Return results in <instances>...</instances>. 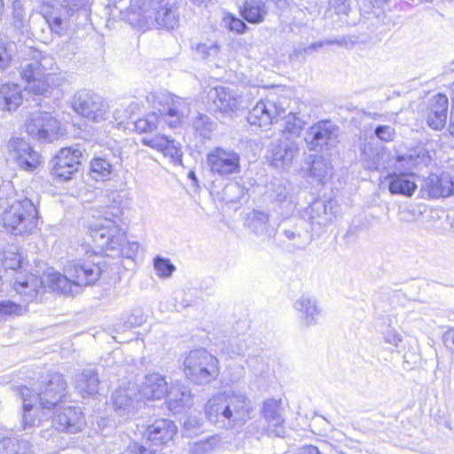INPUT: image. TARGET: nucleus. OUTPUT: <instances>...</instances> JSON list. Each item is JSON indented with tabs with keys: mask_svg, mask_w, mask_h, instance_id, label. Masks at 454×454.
<instances>
[{
	"mask_svg": "<svg viewBox=\"0 0 454 454\" xmlns=\"http://www.w3.org/2000/svg\"><path fill=\"white\" fill-rule=\"evenodd\" d=\"M93 0H63V7L71 14L83 12L86 14L90 12Z\"/></svg>",
	"mask_w": 454,
	"mask_h": 454,
	"instance_id": "nucleus-51",
	"label": "nucleus"
},
{
	"mask_svg": "<svg viewBox=\"0 0 454 454\" xmlns=\"http://www.w3.org/2000/svg\"><path fill=\"white\" fill-rule=\"evenodd\" d=\"M153 269L160 278H168L176 270V266L171 262L170 259L162 255H156L153 260Z\"/></svg>",
	"mask_w": 454,
	"mask_h": 454,
	"instance_id": "nucleus-47",
	"label": "nucleus"
},
{
	"mask_svg": "<svg viewBox=\"0 0 454 454\" xmlns=\"http://www.w3.org/2000/svg\"><path fill=\"white\" fill-rule=\"evenodd\" d=\"M357 38L352 35H341L336 36L333 38L325 39V43L327 45L336 44L339 47L344 48L346 50L352 49L356 43Z\"/></svg>",
	"mask_w": 454,
	"mask_h": 454,
	"instance_id": "nucleus-54",
	"label": "nucleus"
},
{
	"mask_svg": "<svg viewBox=\"0 0 454 454\" xmlns=\"http://www.w3.org/2000/svg\"><path fill=\"white\" fill-rule=\"evenodd\" d=\"M293 184L286 179L275 178L267 185V194L272 203L279 207L291 206L293 201Z\"/></svg>",
	"mask_w": 454,
	"mask_h": 454,
	"instance_id": "nucleus-33",
	"label": "nucleus"
},
{
	"mask_svg": "<svg viewBox=\"0 0 454 454\" xmlns=\"http://www.w3.org/2000/svg\"><path fill=\"white\" fill-rule=\"evenodd\" d=\"M192 126L194 135L202 142L210 140L213 132L217 129V123L211 117L200 113L193 118Z\"/></svg>",
	"mask_w": 454,
	"mask_h": 454,
	"instance_id": "nucleus-43",
	"label": "nucleus"
},
{
	"mask_svg": "<svg viewBox=\"0 0 454 454\" xmlns=\"http://www.w3.org/2000/svg\"><path fill=\"white\" fill-rule=\"evenodd\" d=\"M294 307L307 326L315 325L318 323L321 309L314 297L301 295L295 301Z\"/></svg>",
	"mask_w": 454,
	"mask_h": 454,
	"instance_id": "nucleus-35",
	"label": "nucleus"
},
{
	"mask_svg": "<svg viewBox=\"0 0 454 454\" xmlns=\"http://www.w3.org/2000/svg\"><path fill=\"white\" fill-rule=\"evenodd\" d=\"M156 451V449L147 448L143 443L131 440L119 454H155Z\"/></svg>",
	"mask_w": 454,
	"mask_h": 454,
	"instance_id": "nucleus-53",
	"label": "nucleus"
},
{
	"mask_svg": "<svg viewBox=\"0 0 454 454\" xmlns=\"http://www.w3.org/2000/svg\"><path fill=\"white\" fill-rule=\"evenodd\" d=\"M12 287L27 303L36 300L38 294L44 290L43 280L34 274H17Z\"/></svg>",
	"mask_w": 454,
	"mask_h": 454,
	"instance_id": "nucleus-27",
	"label": "nucleus"
},
{
	"mask_svg": "<svg viewBox=\"0 0 454 454\" xmlns=\"http://www.w3.org/2000/svg\"><path fill=\"white\" fill-rule=\"evenodd\" d=\"M0 87V109L4 111L16 110L22 103L25 95L31 98V101L38 106H43L45 98L51 93L54 87Z\"/></svg>",
	"mask_w": 454,
	"mask_h": 454,
	"instance_id": "nucleus-10",
	"label": "nucleus"
},
{
	"mask_svg": "<svg viewBox=\"0 0 454 454\" xmlns=\"http://www.w3.org/2000/svg\"><path fill=\"white\" fill-rule=\"evenodd\" d=\"M67 388L64 376L54 372L49 375L47 381L40 385L38 392L31 389V397L41 409L53 410L66 397Z\"/></svg>",
	"mask_w": 454,
	"mask_h": 454,
	"instance_id": "nucleus-11",
	"label": "nucleus"
},
{
	"mask_svg": "<svg viewBox=\"0 0 454 454\" xmlns=\"http://www.w3.org/2000/svg\"><path fill=\"white\" fill-rule=\"evenodd\" d=\"M114 219L101 217L90 225V233L95 244L101 249L117 251L118 255L133 262L137 255L139 244L136 241H127L126 231L118 223L121 220L119 214H114Z\"/></svg>",
	"mask_w": 454,
	"mask_h": 454,
	"instance_id": "nucleus-3",
	"label": "nucleus"
},
{
	"mask_svg": "<svg viewBox=\"0 0 454 454\" xmlns=\"http://www.w3.org/2000/svg\"><path fill=\"white\" fill-rule=\"evenodd\" d=\"M169 387L166 381V377L158 372L147 374L142 382L139 394L143 400H160L165 398Z\"/></svg>",
	"mask_w": 454,
	"mask_h": 454,
	"instance_id": "nucleus-31",
	"label": "nucleus"
},
{
	"mask_svg": "<svg viewBox=\"0 0 454 454\" xmlns=\"http://www.w3.org/2000/svg\"><path fill=\"white\" fill-rule=\"evenodd\" d=\"M449 100L446 95L438 93L430 98L427 106L426 121L434 130H442L447 122Z\"/></svg>",
	"mask_w": 454,
	"mask_h": 454,
	"instance_id": "nucleus-25",
	"label": "nucleus"
},
{
	"mask_svg": "<svg viewBox=\"0 0 454 454\" xmlns=\"http://www.w3.org/2000/svg\"><path fill=\"white\" fill-rule=\"evenodd\" d=\"M161 153L165 156H169L175 164H182V147L175 139L169 137L168 143L162 148Z\"/></svg>",
	"mask_w": 454,
	"mask_h": 454,
	"instance_id": "nucleus-49",
	"label": "nucleus"
},
{
	"mask_svg": "<svg viewBox=\"0 0 454 454\" xmlns=\"http://www.w3.org/2000/svg\"><path fill=\"white\" fill-rule=\"evenodd\" d=\"M184 367L186 378L197 385L208 384L219 375L218 359L203 348L191 350Z\"/></svg>",
	"mask_w": 454,
	"mask_h": 454,
	"instance_id": "nucleus-6",
	"label": "nucleus"
},
{
	"mask_svg": "<svg viewBox=\"0 0 454 454\" xmlns=\"http://www.w3.org/2000/svg\"><path fill=\"white\" fill-rule=\"evenodd\" d=\"M306 121L300 117V113L284 115L280 121L281 137L272 140L267 147L265 159L275 168L286 169L291 167L299 153V138Z\"/></svg>",
	"mask_w": 454,
	"mask_h": 454,
	"instance_id": "nucleus-1",
	"label": "nucleus"
},
{
	"mask_svg": "<svg viewBox=\"0 0 454 454\" xmlns=\"http://www.w3.org/2000/svg\"><path fill=\"white\" fill-rule=\"evenodd\" d=\"M113 164L105 157L95 156L90 163V176L96 181L110 179L113 173Z\"/></svg>",
	"mask_w": 454,
	"mask_h": 454,
	"instance_id": "nucleus-44",
	"label": "nucleus"
},
{
	"mask_svg": "<svg viewBox=\"0 0 454 454\" xmlns=\"http://www.w3.org/2000/svg\"><path fill=\"white\" fill-rule=\"evenodd\" d=\"M415 178L416 175L412 171L393 172L389 176V192L393 195L412 196L418 188Z\"/></svg>",
	"mask_w": 454,
	"mask_h": 454,
	"instance_id": "nucleus-32",
	"label": "nucleus"
},
{
	"mask_svg": "<svg viewBox=\"0 0 454 454\" xmlns=\"http://www.w3.org/2000/svg\"><path fill=\"white\" fill-rule=\"evenodd\" d=\"M442 339L445 347L454 354V329L445 332Z\"/></svg>",
	"mask_w": 454,
	"mask_h": 454,
	"instance_id": "nucleus-62",
	"label": "nucleus"
},
{
	"mask_svg": "<svg viewBox=\"0 0 454 454\" xmlns=\"http://www.w3.org/2000/svg\"><path fill=\"white\" fill-rule=\"evenodd\" d=\"M247 225L250 232L262 240L270 239L274 237L277 227L271 223L270 215L264 210L254 209L248 215Z\"/></svg>",
	"mask_w": 454,
	"mask_h": 454,
	"instance_id": "nucleus-30",
	"label": "nucleus"
},
{
	"mask_svg": "<svg viewBox=\"0 0 454 454\" xmlns=\"http://www.w3.org/2000/svg\"><path fill=\"white\" fill-rule=\"evenodd\" d=\"M216 442L217 438L215 436L207 437L205 440L195 442L191 452L192 454H208L213 450Z\"/></svg>",
	"mask_w": 454,
	"mask_h": 454,
	"instance_id": "nucleus-52",
	"label": "nucleus"
},
{
	"mask_svg": "<svg viewBox=\"0 0 454 454\" xmlns=\"http://www.w3.org/2000/svg\"><path fill=\"white\" fill-rule=\"evenodd\" d=\"M252 338L245 335L230 339L227 343H223L222 351L227 354L231 358L236 356H255L256 351L253 348Z\"/></svg>",
	"mask_w": 454,
	"mask_h": 454,
	"instance_id": "nucleus-38",
	"label": "nucleus"
},
{
	"mask_svg": "<svg viewBox=\"0 0 454 454\" xmlns=\"http://www.w3.org/2000/svg\"><path fill=\"white\" fill-rule=\"evenodd\" d=\"M329 8L338 15H347L350 10L349 0H330Z\"/></svg>",
	"mask_w": 454,
	"mask_h": 454,
	"instance_id": "nucleus-58",
	"label": "nucleus"
},
{
	"mask_svg": "<svg viewBox=\"0 0 454 454\" xmlns=\"http://www.w3.org/2000/svg\"><path fill=\"white\" fill-rule=\"evenodd\" d=\"M336 201L332 199H317L315 200L307 208L309 222L312 224L314 230L315 225L325 226L335 216Z\"/></svg>",
	"mask_w": 454,
	"mask_h": 454,
	"instance_id": "nucleus-28",
	"label": "nucleus"
},
{
	"mask_svg": "<svg viewBox=\"0 0 454 454\" xmlns=\"http://www.w3.org/2000/svg\"><path fill=\"white\" fill-rule=\"evenodd\" d=\"M226 204H243L248 201V189L239 182H229L219 193Z\"/></svg>",
	"mask_w": 454,
	"mask_h": 454,
	"instance_id": "nucleus-41",
	"label": "nucleus"
},
{
	"mask_svg": "<svg viewBox=\"0 0 454 454\" xmlns=\"http://www.w3.org/2000/svg\"><path fill=\"white\" fill-rule=\"evenodd\" d=\"M144 322V318L142 313L138 310H136L126 316L124 319V327L126 329L135 328L137 326H140Z\"/></svg>",
	"mask_w": 454,
	"mask_h": 454,
	"instance_id": "nucleus-60",
	"label": "nucleus"
},
{
	"mask_svg": "<svg viewBox=\"0 0 454 454\" xmlns=\"http://www.w3.org/2000/svg\"><path fill=\"white\" fill-rule=\"evenodd\" d=\"M27 311V305L19 304L12 300L0 301V321H5L12 317L22 316Z\"/></svg>",
	"mask_w": 454,
	"mask_h": 454,
	"instance_id": "nucleus-46",
	"label": "nucleus"
},
{
	"mask_svg": "<svg viewBox=\"0 0 454 454\" xmlns=\"http://www.w3.org/2000/svg\"><path fill=\"white\" fill-rule=\"evenodd\" d=\"M395 134V129L389 125H377L374 128V135L384 142L393 141Z\"/></svg>",
	"mask_w": 454,
	"mask_h": 454,
	"instance_id": "nucleus-57",
	"label": "nucleus"
},
{
	"mask_svg": "<svg viewBox=\"0 0 454 454\" xmlns=\"http://www.w3.org/2000/svg\"><path fill=\"white\" fill-rule=\"evenodd\" d=\"M184 111L180 101H175L172 97L168 98L166 103L158 109V113L152 112L142 118L131 121L135 129L138 133H151L157 129L160 122L166 123L170 128L177 127L182 118Z\"/></svg>",
	"mask_w": 454,
	"mask_h": 454,
	"instance_id": "nucleus-8",
	"label": "nucleus"
},
{
	"mask_svg": "<svg viewBox=\"0 0 454 454\" xmlns=\"http://www.w3.org/2000/svg\"><path fill=\"white\" fill-rule=\"evenodd\" d=\"M267 12L265 4L262 0H246L241 10L242 17L254 24L262 22Z\"/></svg>",
	"mask_w": 454,
	"mask_h": 454,
	"instance_id": "nucleus-42",
	"label": "nucleus"
},
{
	"mask_svg": "<svg viewBox=\"0 0 454 454\" xmlns=\"http://www.w3.org/2000/svg\"><path fill=\"white\" fill-rule=\"evenodd\" d=\"M73 109L84 118L98 122L105 119L106 104L103 98L90 89L77 91L72 100Z\"/></svg>",
	"mask_w": 454,
	"mask_h": 454,
	"instance_id": "nucleus-15",
	"label": "nucleus"
},
{
	"mask_svg": "<svg viewBox=\"0 0 454 454\" xmlns=\"http://www.w3.org/2000/svg\"><path fill=\"white\" fill-rule=\"evenodd\" d=\"M207 165L214 176L229 178L241 171L240 156L232 149L215 147L207 153Z\"/></svg>",
	"mask_w": 454,
	"mask_h": 454,
	"instance_id": "nucleus-12",
	"label": "nucleus"
},
{
	"mask_svg": "<svg viewBox=\"0 0 454 454\" xmlns=\"http://www.w3.org/2000/svg\"><path fill=\"white\" fill-rule=\"evenodd\" d=\"M131 8L138 15V24L142 27L158 26L174 29L178 26L176 10L167 0H133Z\"/></svg>",
	"mask_w": 454,
	"mask_h": 454,
	"instance_id": "nucleus-4",
	"label": "nucleus"
},
{
	"mask_svg": "<svg viewBox=\"0 0 454 454\" xmlns=\"http://www.w3.org/2000/svg\"><path fill=\"white\" fill-rule=\"evenodd\" d=\"M168 409L175 414L182 413L192 405V395L188 386L176 381L165 396Z\"/></svg>",
	"mask_w": 454,
	"mask_h": 454,
	"instance_id": "nucleus-29",
	"label": "nucleus"
},
{
	"mask_svg": "<svg viewBox=\"0 0 454 454\" xmlns=\"http://www.w3.org/2000/svg\"><path fill=\"white\" fill-rule=\"evenodd\" d=\"M425 186L432 198L454 196V177L450 175H431L426 180Z\"/></svg>",
	"mask_w": 454,
	"mask_h": 454,
	"instance_id": "nucleus-36",
	"label": "nucleus"
},
{
	"mask_svg": "<svg viewBox=\"0 0 454 454\" xmlns=\"http://www.w3.org/2000/svg\"><path fill=\"white\" fill-rule=\"evenodd\" d=\"M254 407L246 394L238 390H228L213 395L205 404V414L214 425H243L251 419Z\"/></svg>",
	"mask_w": 454,
	"mask_h": 454,
	"instance_id": "nucleus-2",
	"label": "nucleus"
},
{
	"mask_svg": "<svg viewBox=\"0 0 454 454\" xmlns=\"http://www.w3.org/2000/svg\"><path fill=\"white\" fill-rule=\"evenodd\" d=\"M361 160L364 168L370 171H377L385 168V152L374 147L370 143H364L360 146Z\"/></svg>",
	"mask_w": 454,
	"mask_h": 454,
	"instance_id": "nucleus-39",
	"label": "nucleus"
},
{
	"mask_svg": "<svg viewBox=\"0 0 454 454\" xmlns=\"http://www.w3.org/2000/svg\"><path fill=\"white\" fill-rule=\"evenodd\" d=\"M98 372L96 369H84L75 376V389L82 396H94L99 385Z\"/></svg>",
	"mask_w": 454,
	"mask_h": 454,
	"instance_id": "nucleus-37",
	"label": "nucleus"
},
{
	"mask_svg": "<svg viewBox=\"0 0 454 454\" xmlns=\"http://www.w3.org/2000/svg\"><path fill=\"white\" fill-rule=\"evenodd\" d=\"M2 264L5 270H10L17 272L21 268L22 256L16 247L4 250Z\"/></svg>",
	"mask_w": 454,
	"mask_h": 454,
	"instance_id": "nucleus-48",
	"label": "nucleus"
},
{
	"mask_svg": "<svg viewBox=\"0 0 454 454\" xmlns=\"http://www.w3.org/2000/svg\"><path fill=\"white\" fill-rule=\"evenodd\" d=\"M197 51L200 57L209 61L215 60L220 52V45L217 43H204L197 45Z\"/></svg>",
	"mask_w": 454,
	"mask_h": 454,
	"instance_id": "nucleus-50",
	"label": "nucleus"
},
{
	"mask_svg": "<svg viewBox=\"0 0 454 454\" xmlns=\"http://www.w3.org/2000/svg\"><path fill=\"white\" fill-rule=\"evenodd\" d=\"M280 401L269 398L263 402L261 412L269 423V427L272 428L270 429L272 433L276 436L283 438L286 436V430L283 426L284 419L280 414Z\"/></svg>",
	"mask_w": 454,
	"mask_h": 454,
	"instance_id": "nucleus-34",
	"label": "nucleus"
},
{
	"mask_svg": "<svg viewBox=\"0 0 454 454\" xmlns=\"http://www.w3.org/2000/svg\"><path fill=\"white\" fill-rule=\"evenodd\" d=\"M50 288L63 294H73V286H75L72 278L58 271H52L46 276Z\"/></svg>",
	"mask_w": 454,
	"mask_h": 454,
	"instance_id": "nucleus-45",
	"label": "nucleus"
},
{
	"mask_svg": "<svg viewBox=\"0 0 454 454\" xmlns=\"http://www.w3.org/2000/svg\"><path fill=\"white\" fill-rule=\"evenodd\" d=\"M384 340L387 343H390L394 346H397L398 343L402 340V337L399 333L393 331H389L386 333Z\"/></svg>",
	"mask_w": 454,
	"mask_h": 454,
	"instance_id": "nucleus-63",
	"label": "nucleus"
},
{
	"mask_svg": "<svg viewBox=\"0 0 454 454\" xmlns=\"http://www.w3.org/2000/svg\"><path fill=\"white\" fill-rule=\"evenodd\" d=\"M9 44L0 38V70L5 69L12 59Z\"/></svg>",
	"mask_w": 454,
	"mask_h": 454,
	"instance_id": "nucleus-61",
	"label": "nucleus"
},
{
	"mask_svg": "<svg viewBox=\"0 0 454 454\" xmlns=\"http://www.w3.org/2000/svg\"><path fill=\"white\" fill-rule=\"evenodd\" d=\"M168 138L169 137L165 135H157L152 137H143L142 144L159 152H161L162 148L166 146L167 143H168Z\"/></svg>",
	"mask_w": 454,
	"mask_h": 454,
	"instance_id": "nucleus-56",
	"label": "nucleus"
},
{
	"mask_svg": "<svg viewBox=\"0 0 454 454\" xmlns=\"http://www.w3.org/2000/svg\"><path fill=\"white\" fill-rule=\"evenodd\" d=\"M208 98L212 100L211 109L223 116L231 117L241 106L240 95L229 87H212Z\"/></svg>",
	"mask_w": 454,
	"mask_h": 454,
	"instance_id": "nucleus-20",
	"label": "nucleus"
},
{
	"mask_svg": "<svg viewBox=\"0 0 454 454\" xmlns=\"http://www.w3.org/2000/svg\"><path fill=\"white\" fill-rule=\"evenodd\" d=\"M177 433V427L173 420L168 419H156L153 424L148 425L142 434L143 439L150 443V447L154 449L174 439Z\"/></svg>",
	"mask_w": 454,
	"mask_h": 454,
	"instance_id": "nucleus-21",
	"label": "nucleus"
},
{
	"mask_svg": "<svg viewBox=\"0 0 454 454\" xmlns=\"http://www.w3.org/2000/svg\"><path fill=\"white\" fill-rule=\"evenodd\" d=\"M312 224L306 219L292 216L283 219L277 225L273 239L275 242L287 244L294 249H305L312 241Z\"/></svg>",
	"mask_w": 454,
	"mask_h": 454,
	"instance_id": "nucleus-7",
	"label": "nucleus"
},
{
	"mask_svg": "<svg viewBox=\"0 0 454 454\" xmlns=\"http://www.w3.org/2000/svg\"><path fill=\"white\" fill-rule=\"evenodd\" d=\"M184 427L191 434H198L202 431L200 419H198L196 416H189L184 422Z\"/></svg>",
	"mask_w": 454,
	"mask_h": 454,
	"instance_id": "nucleus-59",
	"label": "nucleus"
},
{
	"mask_svg": "<svg viewBox=\"0 0 454 454\" xmlns=\"http://www.w3.org/2000/svg\"><path fill=\"white\" fill-rule=\"evenodd\" d=\"M114 117L116 121H118V125H123L125 123V120L131 119V116L129 114L127 110L116 109Z\"/></svg>",
	"mask_w": 454,
	"mask_h": 454,
	"instance_id": "nucleus-64",
	"label": "nucleus"
},
{
	"mask_svg": "<svg viewBox=\"0 0 454 454\" xmlns=\"http://www.w3.org/2000/svg\"><path fill=\"white\" fill-rule=\"evenodd\" d=\"M38 214L31 200H14L2 214L4 227L7 232L15 236L31 233L37 226Z\"/></svg>",
	"mask_w": 454,
	"mask_h": 454,
	"instance_id": "nucleus-5",
	"label": "nucleus"
},
{
	"mask_svg": "<svg viewBox=\"0 0 454 454\" xmlns=\"http://www.w3.org/2000/svg\"><path fill=\"white\" fill-rule=\"evenodd\" d=\"M111 403L115 414L121 420L134 418L145 405L137 387H120L113 392Z\"/></svg>",
	"mask_w": 454,
	"mask_h": 454,
	"instance_id": "nucleus-16",
	"label": "nucleus"
},
{
	"mask_svg": "<svg viewBox=\"0 0 454 454\" xmlns=\"http://www.w3.org/2000/svg\"><path fill=\"white\" fill-rule=\"evenodd\" d=\"M285 109L270 100H260L247 115V122L252 126L268 127L270 124H278L280 129V121L284 116Z\"/></svg>",
	"mask_w": 454,
	"mask_h": 454,
	"instance_id": "nucleus-19",
	"label": "nucleus"
},
{
	"mask_svg": "<svg viewBox=\"0 0 454 454\" xmlns=\"http://www.w3.org/2000/svg\"><path fill=\"white\" fill-rule=\"evenodd\" d=\"M18 166L26 171H34L41 163V155L23 138L12 137L8 142Z\"/></svg>",
	"mask_w": 454,
	"mask_h": 454,
	"instance_id": "nucleus-22",
	"label": "nucleus"
},
{
	"mask_svg": "<svg viewBox=\"0 0 454 454\" xmlns=\"http://www.w3.org/2000/svg\"><path fill=\"white\" fill-rule=\"evenodd\" d=\"M301 173L308 183L314 186H323L332 177L333 166L327 157L309 154L304 160Z\"/></svg>",
	"mask_w": 454,
	"mask_h": 454,
	"instance_id": "nucleus-18",
	"label": "nucleus"
},
{
	"mask_svg": "<svg viewBox=\"0 0 454 454\" xmlns=\"http://www.w3.org/2000/svg\"><path fill=\"white\" fill-rule=\"evenodd\" d=\"M338 126L331 120L325 119L306 130L304 141L309 151H323L334 146L338 142Z\"/></svg>",
	"mask_w": 454,
	"mask_h": 454,
	"instance_id": "nucleus-13",
	"label": "nucleus"
},
{
	"mask_svg": "<svg viewBox=\"0 0 454 454\" xmlns=\"http://www.w3.org/2000/svg\"><path fill=\"white\" fill-rule=\"evenodd\" d=\"M60 121L49 112L33 113L27 121V133L43 142H53L61 135Z\"/></svg>",
	"mask_w": 454,
	"mask_h": 454,
	"instance_id": "nucleus-14",
	"label": "nucleus"
},
{
	"mask_svg": "<svg viewBox=\"0 0 454 454\" xmlns=\"http://www.w3.org/2000/svg\"><path fill=\"white\" fill-rule=\"evenodd\" d=\"M223 24L230 31L236 32L238 34H242L247 29V25L243 20L230 14L226 15L223 19Z\"/></svg>",
	"mask_w": 454,
	"mask_h": 454,
	"instance_id": "nucleus-55",
	"label": "nucleus"
},
{
	"mask_svg": "<svg viewBox=\"0 0 454 454\" xmlns=\"http://www.w3.org/2000/svg\"><path fill=\"white\" fill-rule=\"evenodd\" d=\"M67 275L72 278L75 286H87L94 285L102 273L98 263L90 261H79L66 268Z\"/></svg>",
	"mask_w": 454,
	"mask_h": 454,
	"instance_id": "nucleus-24",
	"label": "nucleus"
},
{
	"mask_svg": "<svg viewBox=\"0 0 454 454\" xmlns=\"http://www.w3.org/2000/svg\"><path fill=\"white\" fill-rule=\"evenodd\" d=\"M84 151L80 144L61 148L51 161V174L54 179L60 182L71 180L78 172Z\"/></svg>",
	"mask_w": 454,
	"mask_h": 454,
	"instance_id": "nucleus-9",
	"label": "nucleus"
},
{
	"mask_svg": "<svg viewBox=\"0 0 454 454\" xmlns=\"http://www.w3.org/2000/svg\"><path fill=\"white\" fill-rule=\"evenodd\" d=\"M16 395L22 401V416H21V427L24 431H30L40 423L38 417L39 408L31 397V388L27 386H18L14 388Z\"/></svg>",
	"mask_w": 454,
	"mask_h": 454,
	"instance_id": "nucleus-26",
	"label": "nucleus"
},
{
	"mask_svg": "<svg viewBox=\"0 0 454 454\" xmlns=\"http://www.w3.org/2000/svg\"><path fill=\"white\" fill-rule=\"evenodd\" d=\"M52 424L58 430L75 434L85 425L83 412L79 406H63L54 414Z\"/></svg>",
	"mask_w": 454,
	"mask_h": 454,
	"instance_id": "nucleus-23",
	"label": "nucleus"
},
{
	"mask_svg": "<svg viewBox=\"0 0 454 454\" xmlns=\"http://www.w3.org/2000/svg\"><path fill=\"white\" fill-rule=\"evenodd\" d=\"M29 56L31 60L20 67L21 79L27 83L46 82L47 76L50 75L48 70L53 64V59L36 49H30Z\"/></svg>",
	"mask_w": 454,
	"mask_h": 454,
	"instance_id": "nucleus-17",
	"label": "nucleus"
},
{
	"mask_svg": "<svg viewBox=\"0 0 454 454\" xmlns=\"http://www.w3.org/2000/svg\"><path fill=\"white\" fill-rule=\"evenodd\" d=\"M0 454H35L32 443L15 436H0Z\"/></svg>",
	"mask_w": 454,
	"mask_h": 454,
	"instance_id": "nucleus-40",
	"label": "nucleus"
}]
</instances>
